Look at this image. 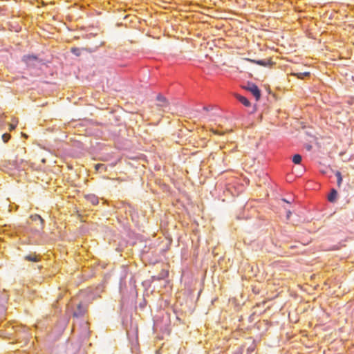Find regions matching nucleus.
I'll return each mask as SVG.
<instances>
[{"label":"nucleus","instance_id":"f257e3e1","mask_svg":"<svg viewBox=\"0 0 354 354\" xmlns=\"http://www.w3.org/2000/svg\"><path fill=\"white\" fill-rule=\"evenodd\" d=\"M247 90L253 95L257 101L260 99L261 91L259 90L257 85L254 84H249L247 87Z\"/></svg>","mask_w":354,"mask_h":354},{"label":"nucleus","instance_id":"f03ea898","mask_svg":"<svg viewBox=\"0 0 354 354\" xmlns=\"http://www.w3.org/2000/svg\"><path fill=\"white\" fill-rule=\"evenodd\" d=\"M30 219L32 221H39V229L43 230L44 228V220L41 217L39 214H33L30 216Z\"/></svg>","mask_w":354,"mask_h":354},{"label":"nucleus","instance_id":"7ed1b4c3","mask_svg":"<svg viewBox=\"0 0 354 354\" xmlns=\"http://www.w3.org/2000/svg\"><path fill=\"white\" fill-rule=\"evenodd\" d=\"M37 59L35 55H27L23 57V61L28 65L33 64Z\"/></svg>","mask_w":354,"mask_h":354},{"label":"nucleus","instance_id":"20e7f679","mask_svg":"<svg viewBox=\"0 0 354 354\" xmlns=\"http://www.w3.org/2000/svg\"><path fill=\"white\" fill-rule=\"evenodd\" d=\"M24 259L28 261L39 262L41 260V257L36 253H31L25 256Z\"/></svg>","mask_w":354,"mask_h":354},{"label":"nucleus","instance_id":"39448f33","mask_svg":"<svg viewBox=\"0 0 354 354\" xmlns=\"http://www.w3.org/2000/svg\"><path fill=\"white\" fill-rule=\"evenodd\" d=\"M245 59L251 63H254V64H257L262 66H267L271 62L270 59L254 60V59H248V58H247Z\"/></svg>","mask_w":354,"mask_h":354},{"label":"nucleus","instance_id":"423d86ee","mask_svg":"<svg viewBox=\"0 0 354 354\" xmlns=\"http://www.w3.org/2000/svg\"><path fill=\"white\" fill-rule=\"evenodd\" d=\"M236 97L245 106L248 107L250 106V101L245 97L237 94L236 95Z\"/></svg>","mask_w":354,"mask_h":354},{"label":"nucleus","instance_id":"0eeeda50","mask_svg":"<svg viewBox=\"0 0 354 354\" xmlns=\"http://www.w3.org/2000/svg\"><path fill=\"white\" fill-rule=\"evenodd\" d=\"M291 75L295 76V77H296L298 79L303 80L306 77H309L310 76V73H308V72H305V73H292Z\"/></svg>","mask_w":354,"mask_h":354},{"label":"nucleus","instance_id":"6e6552de","mask_svg":"<svg viewBox=\"0 0 354 354\" xmlns=\"http://www.w3.org/2000/svg\"><path fill=\"white\" fill-rule=\"evenodd\" d=\"M337 196V192L335 189H332L331 192L328 196V199L329 201L333 202L335 201Z\"/></svg>","mask_w":354,"mask_h":354},{"label":"nucleus","instance_id":"1a4fd4ad","mask_svg":"<svg viewBox=\"0 0 354 354\" xmlns=\"http://www.w3.org/2000/svg\"><path fill=\"white\" fill-rule=\"evenodd\" d=\"M301 156L299 154H296L292 158V162L295 164H299L301 162Z\"/></svg>","mask_w":354,"mask_h":354},{"label":"nucleus","instance_id":"9d476101","mask_svg":"<svg viewBox=\"0 0 354 354\" xmlns=\"http://www.w3.org/2000/svg\"><path fill=\"white\" fill-rule=\"evenodd\" d=\"M71 52L76 56H80L81 55V49L77 47L71 48Z\"/></svg>","mask_w":354,"mask_h":354},{"label":"nucleus","instance_id":"9b49d317","mask_svg":"<svg viewBox=\"0 0 354 354\" xmlns=\"http://www.w3.org/2000/svg\"><path fill=\"white\" fill-rule=\"evenodd\" d=\"M88 198L93 205H95L98 204V198L95 196H90Z\"/></svg>","mask_w":354,"mask_h":354},{"label":"nucleus","instance_id":"f8f14e48","mask_svg":"<svg viewBox=\"0 0 354 354\" xmlns=\"http://www.w3.org/2000/svg\"><path fill=\"white\" fill-rule=\"evenodd\" d=\"M335 176L337 177V185H338V186H340V185L342 184V174L339 171H337L335 173Z\"/></svg>","mask_w":354,"mask_h":354},{"label":"nucleus","instance_id":"ddd939ff","mask_svg":"<svg viewBox=\"0 0 354 354\" xmlns=\"http://www.w3.org/2000/svg\"><path fill=\"white\" fill-rule=\"evenodd\" d=\"M11 136L10 133H6L3 134L2 136V140L4 142H8V140L10 139Z\"/></svg>","mask_w":354,"mask_h":354},{"label":"nucleus","instance_id":"4468645a","mask_svg":"<svg viewBox=\"0 0 354 354\" xmlns=\"http://www.w3.org/2000/svg\"><path fill=\"white\" fill-rule=\"evenodd\" d=\"M17 124H18V120H16L15 123H10V124H9V130H10V131H13L14 129H15V128H16V127H17Z\"/></svg>","mask_w":354,"mask_h":354},{"label":"nucleus","instance_id":"2eb2a0df","mask_svg":"<svg viewBox=\"0 0 354 354\" xmlns=\"http://www.w3.org/2000/svg\"><path fill=\"white\" fill-rule=\"evenodd\" d=\"M158 100L162 102L163 103H165L166 104V100L165 98L160 97V96H158Z\"/></svg>","mask_w":354,"mask_h":354},{"label":"nucleus","instance_id":"dca6fc26","mask_svg":"<svg viewBox=\"0 0 354 354\" xmlns=\"http://www.w3.org/2000/svg\"><path fill=\"white\" fill-rule=\"evenodd\" d=\"M213 133H215V134H222L221 133H220L217 130H212Z\"/></svg>","mask_w":354,"mask_h":354},{"label":"nucleus","instance_id":"f3484780","mask_svg":"<svg viewBox=\"0 0 354 354\" xmlns=\"http://www.w3.org/2000/svg\"><path fill=\"white\" fill-rule=\"evenodd\" d=\"M16 120H18V119H17V118H13L12 119V122H11V123H15Z\"/></svg>","mask_w":354,"mask_h":354},{"label":"nucleus","instance_id":"a211bd4d","mask_svg":"<svg viewBox=\"0 0 354 354\" xmlns=\"http://www.w3.org/2000/svg\"><path fill=\"white\" fill-rule=\"evenodd\" d=\"M102 166H103V165H97V169H98L100 167H102Z\"/></svg>","mask_w":354,"mask_h":354}]
</instances>
